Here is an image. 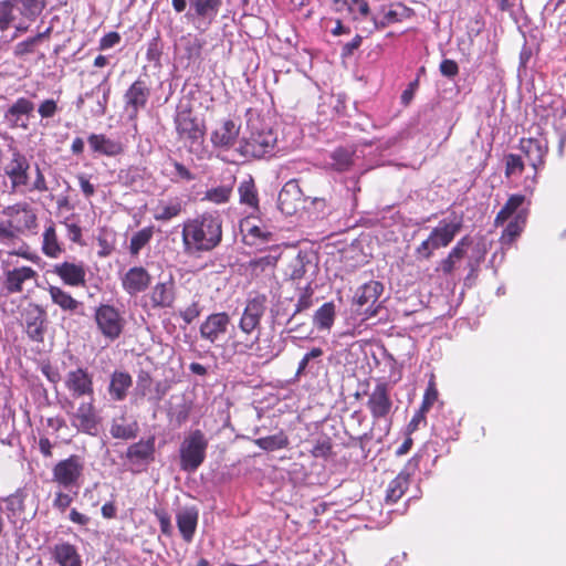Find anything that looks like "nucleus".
Here are the masks:
<instances>
[{"instance_id":"f257e3e1","label":"nucleus","mask_w":566,"mask_h":566,"mask_svg":"<svg viewBox=\"0 0 566 566\" xmlns=\"http://www.w3.org/2000/svg\"><path fill=\"white\" fill-rule=\"evenodd\" d=\"M222 239V221L219 216L203 213L185 221L182 248L187 255H198L218 247Z\"/></svg>"},{"instance_id":"f03ea898","label":"nucleus","mask_w":566,"mask_h":566,"mask_svg":"<svg viewBox=\"0 0 566 566\" xmlns=\"http://www.w3.org/2000/svg\"><path fill=\"white\" fill-rule=\"evenodd\" d=\"M249 135L240 142L235 151L243 159H261L272 156L276 148V134L259 118L248 120Z\"/></svg>"},{"instance_id":"7ed1b4c3","label":"nucleus","mask_w":566,"mask_h":566,"mask_svg":"<svg viewBox=\"0 0 566 566\" xmlns=\"http://www.w3.org/2000/svg\"><path fill=\"white\" fill-rule=\"evenodd\" d=\"M222 4V0H171L175 12H186L188 22L201 33L217 21Z\"/></svg>"},{"instance_id":"20e7f679","label":"nucleus","mask_w":566,"mask_h":566,"mask_svg":"<svg viewBox=\"0 0 566 566\" xmlns=\"http://www.w3.org/2000/svg\"><path fill=\"white\" fill-rule=\"evenodd\" d=\"M208 440L201 430L191 431L179 448L180 468L185 472H195L203 463Z\"/></svg>"},{"instance_id":"39448f33","label":"nucleus","mask_w":566,"mask_h":566,"mask_svg":"<svg viewBox=\"0 0 566 566\" xmlns=\"http://www.w3.org/2000/svg\"><path fill=\"white\" fill-rule=\"evenodd\" d=\"M175 125L179 137L186 142L188 151L201 157L205 140L203 125L192 116L190 111L178 112Z\"/></svg>"},{"instance_id":"423d86ee","label":"nucleus","mask_w":566,"mask_h":566,"mask_svg":"<svg viewBox=\"0 0 566 566\" xmlns=\"http://www.w3.org/2000/svg\"><path fill=\"white\" fill-rule=\"evenodd\" d=\"M30 160L17 148H11V158L4 165V175L10 181L11 192H25L30 186Z\"/></svg>"},{"instance_id":"0eeeda50","label":"nucleus","mask_w":566,"mask_h":566,"mask_svg":"<svg viewBox=\"0 0 566 566\" xmlns=\"http://www.w3.org/2000/svg\"><path fill=\"white\" fill-rule=\"evenodd\" d=\"M84 471V460L76 454L59 461L53 470V481L66 490L80 488V480Z\"/></svg>"},{"instance_id":"6e6552de","label":"nucleus","mask_w":566,"mask_h":566,"mask_svg":"<svg viewBox=\"0 0 566 566\" xmlns=\"http://www.w3.org/2000/svg\"><path fill=\"white\" fill-rule=\"evenodd\" d=\"M382 292L384 285L378 281H369L358 287L355 294L356 312L365 318L377 316L381 307L378 300Z\"/></svg>"},{"instance_id":"1a4fd4ad","label":"nucleus","mask_w":566,"mask_h":566,"mask_svg":"<svg viewBox=\"0 0 566 566\" xmlns=\"http://www.w3.org/2000/svg\"><path fill=\"white\" fill-rule=\"evenodd\" d=\"M234 354H248L253 350V355L261 359L263 363H270L282 352V344L280 340H273L272 338H259L255 337L254 342H240L235 340L232 344Z\"/></svg>"},{"instance_id":"9d476101","label":"nucleus","mask_w":566,"mask_h":566,"mask_svg":"<svg viewBox=\"0 0 566 566\" xmlns=\"http://www.w3.org/2000/svg\"><path fill=\"white\" fill-rule=\"evenodd\" d=\"M95 322L103 336L111 340L118 338L124 328V319L119 312L108 304H102L96 308Z\"/></svg>"},{"instance_id":"9b49d317","label":"nucleus","mask_w":566,"mask_h":566,"mask_svg":"<svg viewBox=\"0 0 566 566\" xmlns=\"http://www.w3.org/2000/svg\"><path fill=\"white\" fill-rule=\"evenodd\" d=\"M64 386L74 399L90 398L94 400L93 374L87 368L77 367L70 370L64 378Z\"/></svg>"},{"instance_id":"f8f14e48","label":"nucleus","mask_w":566,"mask_h":566,"mask_svg":"<svg viewBox=\"0 0 566 566\" xmlns=\"http://www.w3.org/2000/svg\"><path fill=\"white\" fill-rule=\"evenodd\" d=\"M25 333L33 342H43L48 327V314L38 304H29L23 313Z\"/></svg>"},{"instance_id":"ddd939ff","label":"nucleus","mask_w":566,"mask_h":566,"mask_svg":"<svg viewBox=\"0 0 566 566\" xmlns=\"http://www.w3.org/2000/svg\"><path fill=\"white\" fill-rule=\"evenodd\" d=\"M367 408L374 420L386 419L392 408L390 388L388 384L379 381L368 394Z\"/></svg>"},{"instance_id":"4468645a","label":"nucleus","mask_w":566,"mask_h":566,"mask_svg":"<svg viewBox=\"0 0 566 566\" xmlns=\"http://www.w3.org/2000/svg\"><path fill=\"white\" fill-rule=\"evenodd\" d=\"M36 271L31 266L22 265L3 271L2 292L4 295L22 293L24 284L36 277Z\"/></svg>"},{"instance_id":"2eb2a0df","label":"nucleus","mask_w":566,"mask_h":566,"mask_svg":"<svg viewBox=\"0 0 566 566\" xmlns=\"http://www.w3.org/2000/svg\"><path fill=\"white\" fill-rule=\"evenodd\" d=\"M266 298L258 295L247 302L239 322V328L242 333L250 335L260 327L261 318L266 310Z\"/></svg>"},{"instance_id":"dca6fc26","label":"nucleus","mask_w":566,"mask_h":566,"mask_svg":"<svg viewBox=\"0 0 566 566\" xmlns=\"http://www.w3.org/2000/svg\"><path fill=\"white\" fill-rule=\"evenodd\" d=\"M150 96V88L144 80H136L125 92V109L130 118H135L138 112L146 107Z\"/></svg>"},{"instance_id":"f3484780","label":"nucleus","mask_w":566,"mask_h":566,"mask_svg":"<svg viewBox=\"0 0 566 566\" xmlns=\"http://www.w3.org/2000/svg\"><path fill=\"white\" fill-rule=\"evenodd\" d=\"M303 191L298 180L287 181L281 189L277 198V206L282 213L286 216L294 214L303 203Z\"/></svg>"},{"instance_id":"a211bd4d","label":"nucleus","mask_w":566,"mask_h":566,"mask_svg":"<svg viewBox=\"0 0 566 566\" xmlns=\"http://www.w3.org/2000/svg\"><path fill=\"white\" fill-rule=\"evenodd\" d=\"M34 111V104L25 97H19L4 113V120L11 128H29V118Z\"/></svg>"},{"instance_id":"6ab92c4d","label":"nucleus","mask_w":566,"mask_h":566,"mask_svg":"<svg viewBox=\"0 0 566 566\" xmlns=\"http://www.w3.org/2000/svg\"><path fill=\"white\" fill-rule=\"evenodd\" d=\"M240 135V125L233 119H223L211 132L210 140L216 148L230 149Z\"/></svg>"},{"instance_id":"aec40b11","label":"nucleus","mask_w":566,"mask_h":566,"mask_svg":"<svg viewBox=\"0 0 566 566\" xmlns=\"http://www.w3.org/2000/svg\"><path fill=\"white\" fill-rule=\"evenodd\" d=\"M229 325L230 317L227 313L210 314L200 325V336L213 344L227 333Z\"/></svg>"},{"instance_id":"412c9836","label":"nucleus","mask_w":566,"mask_h":566,"mask_svg":"<svg viewBox=\"0 0 566 566\" xmlns=\"http://www.w3.org/2000/svg\"><path fill=\"white\" fill-rule=\"evenodd\" d=\"M199 510L197 506H182L176 513V523L186 543H191L197 530Z\"/></svg>"},{"instance_id":"4be33fe9","label":"nucleus","mask_w":566,"mask_h":566,"mask_svg":"<svg viewBox=\"0 0 566 566\" xmlns=\"http://www.w3.org/2000/svg\"><path fill=\"white\" fill-rule=\"evenodd\" d=\"M151 276L143 266L130 268L122 277V286L129 295L134 296L144 292L150 284Z\"/></svg>"},{"instance_id":"5701e85b","label":"nucleus","mask_w":566,"mask_h":566,"mask_svg":"<svg viewBox=\"0 0 566 566\" xmlns=\"http://www.w3.org/2000/svg\"><path fill=\"white\" fill-rule=\"evenodd\" d=\"M462 228V218L454 217L453 220L447 222L442 220L438 227H436L429 238L432 243L431 247L439 249L449 245L454 237L460 232Z\"/></svg>"},{"instance_id":"b1692460","label":"nucleus","mask_w":566,"mask_h":566,"mask_svg":"<svg viewBox=\"0 0 566 566\" xmlns=\"http://www.w3.org/2000/svg\"><path fill=\"white\" fill-rule=\"evenodd\" d=\"M51 558L59 566H83L82 557L75 545L60 541L50 547Z\"/></svg>"},{"instance_id":"393cba45","label":"nucleus","mask_w":566,"mask_h":566,"mask_svg":"<svg viewBox=\"0 0 566 566\" xmlns=\"http://www.w3.org/2000/svg\"><path fill=\"white\" fill-rule=\"evenodd\" d=\"M520 149L526 157L528 164L535 172L544 165L545 156L548 151L547 143L536 138H522Z\"/></svg>"},{"instance_id":"a878e982","label":"nucleus","mask_w":566,"mask_h":566,"mask_svg":"<svg viewBox=\"0 0 566 566\" xmlns=\"http://www.w3.org/2000/svg\"><path fill=\"white\" fill-rule=\"evenodd\" d=\"M93 401L90 399L88 402H82L72 416V424L88 434H94L97 427Z\"/></svg>"},{"instance_id":"bb28decb","label":"nucleus","mask_w":566,"mask_h":566,"mask_svg":"<svg viewBox=\"0 0 566 566\" xmlns=\"http://www.w3.org/2000/svg\"><path fill=\"white\" fill-rule=\"evenodd\" d=\"M53 273H55L65 284L71 286H80L85 283L86 271L82 262L72 263L65 261L55 264Z\"/></svg>"},{"instance_id":"cd10ccee","label":"nucleus","mask_w":566,"mask_h":566,"mask_svg":"<svg viewBox=\"0 0 566 566\" xmlns=\"http://www.w3.org/2000/svg\"><path fill=\"white\" fill-rule=\"evenodd\" d=\"M153 308H169L175 303V283L172 279L158 282L148 294Z\"/></svg>"},{"instance_id":"c85d7f7f","label":"nucleus","mask_w":566,"mask_h":566,"mask_svg":"<svg viewBox=\"0 0 566 566\" xmlns=\"http://www.w3.org/2000/svg\"><path fill=\"white\" fill-rule=\"evenodd\" d=\"M18 231L31 230L36 226V216L27 203H18L6 209Z\"/></svg>"},{"instance_id":"c756f323","label":"nucleus","mask_w":566,"mask_h":566,"mask_svg":"<svg viewBox=\"0 0 566 566\" xmlns=\"http://www.w3.org/2000/svg\"><path fill=\"white\" fill-rule=\"evenodd\" d=\"M93 153L114 157L124 151V146L119 140L112 139L104 134H91L87 138Z\"/></svg>"},{"instance_id":"7c9ffc66","label":"nucleus","mask_w":566,"mask_h":566,"mask_svg":"<svg viewBox=\"0 0 566 566\" xmlns=\"http://www.w3.org/2000/svg\"><path fill=\"white\" fill-rule=\"evenodd\" d=\"M155 436L146 440H139L128 447L126 457L129 461L135 463L146 462L149 463L155 459Z\"/></svg>"},{"instance_id":"2f4dec72","label":"nucleus","mask_w":566,"mask_h":566,"mask_svg":"<svg viewBox=\"0 0 566 566\" xmlns=\"http://www.w3.org/2000/svg\"><path fill=\"white\" fill-rule=\"evenodd\" d=\"M108 75L91 92L85 93V96L94 98V105L91 107V114L95 117H101L106 113V107L111 94V86L108 85Z\"/></svg>"},{"instance_id":"473e14b6","label":"nucleus","mask_w":566,"mask_h":566,"mask_svg":"<svg viewBox=\"0 0 566 566\" xmlns=\"http://www.w3.org/2000/svg\"><path fill=\"white\" fill-rule=\"evenodd\" d=\"M240 232L247 244L253 245L260 240L262 242L270 241L272 233L253 222L252 217H247L240 222Z\"/></svg>"},{"instance_id":"72a5a7b5","label":"nucleus","mask_w":566,"mask_h":566,"mask_svg":"<svg viewBox=\"0 0 566 566\" xmlns=\"http://www.w3.org/2000/svg\"><path fill=\"white\" fill-rule=\"evenodd\" d=\"M132 376L126 371L115 370L111 376L108 392L113 400L122 401L127 396V390L132 387Z\"/></svg>"},{"instance_id":"f704fd0d","label":"nucleus","mask_w":566,"mask_h":566,"mask_svg":"<svg viewBox=\"0 0 566 566\" xmlns=\"http://www.w3.org/2000/svg\"><path fill=\"white\" fill-rule=\"evenodd\" d=\"M41 250L44 255L51 259H57L64 252L63 244L59 240L53 222H50V224L45 227L42 233Z\"/></svg>"},{"instance_id":"c9c22d12","label":"nucleus","mask_w":566,"mask_h":566,"mask_svg":"<svg viewBox=\"0 0 566 566\" xmlns=\"http://www.w3.org/2000/svg\"><path fill=\"white\" fill-rule=\"evenodd\" d=\"M163 174L175 184L195 179V175L184 164L172 158L164 164Z\"/></svg>"},{"instance_id":"e433bc0d","label":"nucleus","mask_w":566,"mask_h":566,"mask_svg":"<svg viewBox=\"0 0 566 566\" xmlns=\"http://www.w3.org/2000/svg\"><path fill=\"white\" fill-rule=\"evenodd\" d=\"M48 291L52 302L60 306L63 311L80 313L78 310L82 307V303L73 298L70 293L54 285H50Z\"/></svg>"},{"instance_id":"4c0bfd02","label":"nucleus","mask_w":566,"mask_h":566,"mask_svg":"<svg viewBox=\"0 0 566 566\" xmlns=\"http://www.w3.org/2000/svg\"><path fill=\"white\" fill-rule=\"evenodd\" d=\"M238 192L241 205L250 207L251 209H253V211L259 210L258 189L251 176H248L240 182L238 187Z\"/></svg>"},{"instance_id":"58836bf2","label":"nucleus","mask_w":566,"mask_h":566,"mask_svg":"<svg viewBox=\"0 0 566 566\" xmlns=\"http://www.w3.org/2000/svg\"><path fill=\"white\" fill-rule=\"evenodd\" d=\"M410 472L401 471L388 485L386 490V502L396 503L408 489Z\"/></svg>"},{"instance_id":"ea45409f","label":"nucleus","mask_w":566,"mask_h":566,"mask_svg":"<svg viewBox=\"0 0 566 566\" xmlns=\"http://www.w3.org/2000/svg\"><path fill=\"white\" fill-rule=\"evenodd\" d=\"M471 240L469 237H463L455 247L450 251L449 255L442 260L441 270L444 274L453 272L455 264L463 259L467 252V248L470 245Z\"/></svg>"},{"instance_id":"a19ab883","label":"nucleus","mask_w":566,"mask_h":566,"mask_svg":"<svg viewBox=\"0 0 566 566\" xmlns=\"http://www.w3.org/2000/svg\"><path fill=\"white\" fill-rule=\"evenodd\" d=\"M525 201V196L523 195H512L506 203L502 207L495 218V224H503L510 218H514L520 211H525L522 209V206Z\"/></svg>"},{"instance_id":"79ce46f5","label":"nucleus","mask_w":566,"mask_h":566,"mask_svg":"<svg viewBox=\"0 0 566 566\" xmlns=\"http://www.w3.org/2000/svg\"><path fill=\"white\" fill-rule=\"evenodd\" d=\"M182 211V203L179 199L160 201L155 209L154 218L157 221H169L179 216Z\"/></svg>"},{"instance_id":"37998d69","label":"nucleus","mask_w":566,"mask_h":566,"mask_svg":"<svg viewBox=\"0 0 566 566\" xmlns=\"http://www.w3.org/2000/svg\"><path fill=\"white\" fill-rule=\"evenodd\" d=\"M526 222V211H520L516 216L507 223L504 229L501 242L502 244H511L522 232Z\"/></svg>"},{"instance_id":"c03bdc74","label":"nucleus","mask_w":566,"mask_h":566,"mask_svg":"<svg viewBox=\"0 0 566 566\" xmlns=\"http://www.w3.org/2000/svg\"><path fill=\"white\" fill-rule=\"evenodd\" d=\"M254 443L262 450L272 452L284 449L289 446L287 436L281 430L275 434L262 437L254 440Z\"/></svg>"},{"instance_id":"a18cd8bd","label":"nucleus","mask_w":566,"mask_h":566,"mask_svg":"<svg viewBox=\"0 0 566 566\" xmlns=\"http://www.w3.org/2000/svg\"><path fill=\"white\" fill-rule=\"evenodd\" d=\"M399 21V14L396 10H388L381 17L371 15L368 25H363L361 30L373 33L375 30L384 29L387 25Z\"/></svg>"},{"instance_id":"49530a36","label":"nucleus","mask_w":566,"mask_h":566,"mask_svg":"<svg viewBox=\"0 0 566 566\" xmlns=\"http://www.w3.org/2000/svg\"><path fill=\"white\" fill-rule=\"evenodd\" d=\"M154 235V228L146 227L135 232L130 238L129 253L134 256L138 255L140 250L146 247Z\"/></svg>"},{"instance_id":"de8ad7c7","label":"nucleus","mask_w":566,"mask_h":566,"mask_svg":"<svg viewBox=\"0 0 566 566\" xmlns=\"http://www.w3.org/2000/svg\"><path fill=\"white\" fill-rule=\"evenodd\" d=\"M109 432L115 439L129 440L137 436L138 424L137 422L125 423L124 420L120 422L114 420L112 422Z\"/></svg>"},{"instance_id":"09e8293b","label":"nucleus","mask_w":566,"mask_h":566,"mask_svg":"<svg viewBox=\"0 0 566 566\" xmlns=\"http://www.w3.org/2000/svg\"><path fill=\"white\" fill-rule=\"evenodd\" d=\"M342 305V297L337 296L336 300L321 305V329H329L336 317V311Z\"/></svg>"},{"instance_id":"8fccbe9b","label":"nucleus","mask_w":566,"mask_h":566,"mask_svg":"<svg viewBox=\"0 0 566 566\" xmlns=\"http://www.w3.org/2000/svg\"><path fill=\"white\" fill-rule=\"evenodd\" d=\"M331 163H327L336 171L348 170L353 164L352 153L344 148H338L331 154Z\"/></svg>"},{"instance_id":"3c124183","label":"nucleus","mask_w":566,"mask_h":566,"mask_svg":"<svg viewBox=\"0 0 566 566\" xmlns=\"http://www.w3.org/2000/svg\"><path fill=\"white\" fill-rule=\"evenodd\" d=\"M344 2L348 6V10L356 21L369 22L368 18L370 19V10L365 0H344Z\"/></svg>"},{"instance_id":"603ef678","label":"nucleus","mask_w":566,"mask_h":566,"mask_svg":"<svg viewBox=\"0 0 566 566\" xmlns=\"http://www.w3.org/2000/svg\"><path fill=\"white\" fill-rule=\"evenodd\" d=\"M21 14L28 19H35L45 7V0H18Z\"/></svg>"},{"instance_id":"864d4df0","label":"nucleus","mask_w":566,"mask_h":566,"mask_svg":"<svg viewBox=\"0 0 566 566\" xmlns=\"http://www.w3.org/2000/svg\"><path fill=\"white\" fill-rule=\"evenodd\" d=\"M232 187L222 185L207 190L205 199L213 203H224L230 199Z\"/></svg>"},{"instance_id":"5fc2aeb1","label":"nucleus","mask_w":566,"mask_h":566,"mask_svg":"<svg viewBox=\"0 0 566 566\" xmlns=\"http://www.w3.org/2000/svg\"><path fill=\"white\" fill-rule=\"evenodd\" d=\"M181 40L186 41L185 51H186L187 59H189V60L199 59L201 55L202 48L205 45V41L199 38H196V36L191 38L190 35L182 36Z\"/></svg>"},{"instance_id":"6e6d98bb","label":"nucleus","mask_w":566,"mask_h":566,"mask_svg":"<svg viewBox=\"0 0 566 566\" xmlns=\"http://www.w3.org/2000/svg\"><path fill=\"white\" fill-rule=\"evenodd\" d=\"M524 169L522 157L515 154H509L505 157V174L506 176L521 175Z\"/></svg>"},{"instance_id":"4d7b16f0","label":"nucleus","mask_w":566,"mask_h":566,"mask_svg":"<svg viewBox=\"0 0 566 566\" xmlns=\"http://www.w3.org/2000/svg\"><path fill=\"white\" fill-rule=\"evenodd\" d=\"M45 33H39L33 38H29L15 45L14 53L18 56H22L32 53L36 43L44 36Z\"/></svg>"},{"instance_id":"13d9d810","label":"nucleus","mask_w":566,"mask_h":566,"mask_svg":"<svg viewBox=\"0 0 566 566\" xmlns=\"http://www.w3.org/2000/svg\"><path fill=\"white\" fill-rule=\"evenodd\" d=\"M153 388V379L147 371H140L137 377L136 390L143 397H149Z\"/></svg>"},{"instance_id":"bf43d9fd","label":"nucleus","mask_w":566,"mask_h":566,"mask_svg":"<svg viewBox=\"0 0 566 566\" xmlns=\"http://www.w3.org/2000/svg\"><path fill=\"white\" fill-rule=\"evenodd\" d=\"M437 399H438V391H437V389L434 387V384L430 382L428 388H427V390H426V392H424L423 400H422V403H421L419 409H421L422 411L428 412L429 409L436 402Z\"/></svg>"},{"instance_id":"052dcab7","label":"nucleus","mask_w":566,"mask_h":566,"mask_svg":"<svg viewBox=\"0 0 566 566\" xmlns=\"http://www.w3.org/2000/svg\"><path fill=\"white\" fill-rule=\"evenodd\" d=\"M12 20V4L9 1H0V30L8 28Z\"/></svg>"},{"instance_id":"680f3d73","label":"nucleus","mask_w":566,"mask_h":566,"mask_svg":"<svg viewBox=\"0 0 566 566\" xmlns=\"http://www.w3.org/2000/svg\"><path fill=\"white\" fill-rule=\"evenodd\" d=\"M555 128L559 132V151H563L566 143V109L563 111L555 120Z\"/></svg>"},{"instance_id":"e2e57ef3","label":"nucleus","mask_w":566,"mask_h":566,"mask_svg":"<svg viewBox=\"0 0 566 566\" xmlns=\"http://www.w3.org/2000/svg\"><path fill=\"white\" fill-rule=\"evenodd\" d=\"M27 190L39 192L48 191L45 177L38 165L35 166V179L30 187H27Z\"/></svg>"},{"instance_id":"0e129e2a","label":"nucleus","mask_w":566,"mask_h":566,"mask_svg":"<svg viewBox=\"0 0 566 566\" xmlns=\"http://www.w3.org/2000/svg\"><path fill=\"white\" fill-rule=\"evenodd\" d=\"M191 407L189 403L184 402L179 406H177L172 412V417L175 421L180 426L185 423L190 415Z\"/></svg>"},{"instance_id":"69168bd1","label":"nucleus","mask_w":566,"mask_h":566,"mask_svg":"<svg viewBox=\"0 0 566 566\" xmlns=\"http://www.w3.org/2000/svg\"><path fill=\"white\" fill-rule=\"evenodd\" d=\"M57 111V105L54 99H45L42 102L38 108L39 114L43 118H50L55 115Z\"/></svg>"},{"instance_id":"338daca9","label":"nucleus","mask_w":566,"mask_h":566,"mask_svg":"<svg viewBox=\"0 0 566 566\" xmlns=\"http://www.w3.org/2000/svg\"><path fill=\"white\" fill-rule=\"evenodd\" d=\"M441 74L446 77H454L459 73V66L455 61L444 59L439 67Z\"/></svg>"},{"instance_id":"774afa93","label":"nucleus","mask_w":566,"mask_h":566,"mask_svg":"<svg viewBox=\"0 0 566 566\" xmlns=\"http://www.w3.org/2000/svg\"><path fill=\"white\" fill-rule=\"evenodd\" d=\"M199 315L200 307L197 302H193L191 305L180 312V316L186 324H191Z\"/></svg>"}]
</instances>
